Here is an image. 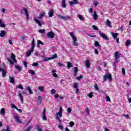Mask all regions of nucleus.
I'll return each mask as SVG.
<instances>
[{
	"label": "nucleus",
	"instance_id": "nucleus-1",
	"mask_svg": "<svg viewBox=\"0 0 131 131\" xmlns=\"http://www.w3.org/2000/svg\"><path fill=\"white\" fill-rule=\"evenodd\" d=\"M32 48L31 49L26 53V57H30V55H31V53H32L34 50V48H35V41L34 40V38H33V40L31 43Z\"/></svg>",
	"mask_w": 131,
	"mask_h": 131
},
{
	"label": "nucleus",
	"instance_id": "nucleus-2",
	"mask_svg": "<svg viewBox=\"0 0 131 131\" xmlns=\"http://www.w3.org/2000/svg\"><path fill=\"white\" fill-rule=\"evenodd\" d=\"M107 79H108L110 81H112V76H111V74H106L103 76V81H106Z\"/></svg>",
	"mask_w": 131,
	"mask_h": 131
},
{
	"label": "nucleus",
	"instance_id": "nucleus-3",
	"mask_svg": "<svg viewBox=\"0 0 131 131\" xmlns=\"http://www.w3.org/2000/svg\"><path fill=\"white\" fill-rule=\"evenodd\" d=\"M1 71L2 73V77H6V75H7V70H5L3 68H0V72Z\"/></svg>",
	"mask_w": 131,
	"mask_h": 131
},
{
	"label": "nucleus",
	"instance_id": "nucleus-4",
	"mask_svg": "<svg viewBox=\"0 0 131 131\" xmlns=\"http://www.w3.org/2000/svg\"><path fill=\"white\" fill-rule=\"evenodd\" d=\"M46 114H47V113L46 112V108H44L43 110L42 116V120H43V121L47 120V115Z\"/></svg>",
	"mask_w": 131,
	"mask_h": 131
},
{
	"label": "nucleus",
	"instance_id": "nucleus-5",
	"mask_svg": "<svg viewBox=\"0 0 131 131\" xmlns=\"http://www.w3.org/2000/svg\"><path fill=\"white\" fill-rule=\"evenodd\" d=\"M99 34L101 37H102V38H104L106 40H109V38L107 37V35H106L105 34H104V33L101 32V31H99Z\"/></svg>",
	"mask_w": 131,
	"mask_h": 131
},
{
	"label": "nucleus",
	"instance_id": "nucleus-6",
	"mask_svg": "<svg viewBox=\"0 0 131 131\" xmlns=\"http://www.w3.org/2000/svg\"><path fill=\"white\" fill-rule=\"evenodd\" d=\"M47 37H48L49 38H54V37H55V34H54V32L52 31L50 32L47 33Z\"/></svg>",
	"mask_w": 131,
	"mask_h": 131
},
{
	"label": "nucleus",
	"instance_id": "nucleus-7",
	"mask_svg": "<svg viewBox=\"0 0 131 131\" xmlns=\"http://www.w3.org/2000/svg\"><path fill=\"white\" fill-rule=\"evenodd\" d=\"M74 1H70L69 2L70 6H72L73 5H78L79 2L78 0H73Z\"/></svg>",
	"mask_w": 131,
	"mask_h": 131
},
{
	"label": "nucleus",
	"instance_id": "nucleus-8",
	"mask_svg": "<svg viewBox=\"0 0 131 131\" xmlns=\"http://www.w3.org/2000/svg\"><path fill=\"white\" fill-rule=\"evenodd\" d=\"M63 110L62 109V106L59 107V110L58 113H56L55 115H57V116H59V117H62V112Z\"/></svg>",
	"mask_w": 131,
	"mask_h": 131
},
{
	"label": "nucleus",
	"instance_id": "nucleus-9",
	"mask_svg": "<svg viewBox=\"0 0 131 131\" xmlns=\"http://www.w3.org/2000/svg\"><path fill=\"white\" fill-rule=\"evenodd\" d=\"M23 10L25 12V14L26 16L27 19L29 20V14H28V10H27V9L24 8Z\"/></svg>",
	"mask_w": 131,
	"mask_h": 131
},
{
	"label": "nucleus",
	"instance_id": "nucleus-10",
	"mask_svg": "<svg viewBox=\"0 0 131 131\" xmlns=\"http://www.w3.org/2000/svg\"><path fill=\"white\" fill-rule=\"evenodd\" d=\"M41 101H42V98H41V96H39L37 98V104L40 105V104H41Z\"/></svg>",
	"mask_w": 131,
	"mask_h": 131
},
{
	"label": "nucleus",
	"instance_id": "nucleus-11",
	"mask_svg": "<svg viewBox=\"0 0 131 131\" xmlns=\"http://www.w3.org/2000/svg\"><path fill=\"white\" fill-rule=\"evenodd\" d=\"M18 96L19 98H20L22 104H23V102H24V99H23V96L22 95V93L18 92Z\"/></svg>",
	"mask_w": 131,
	"mask_h": 131
},
{
	"label": "nucleus",
	"instance_id": "nucleus-12",
	"mask_svg": "<svg viewBox=\"0 0 131 131\" xmlns=\"http://www.w3.org/2000/svg\"><path fill=\"white\" fill-rule=\"evenodd\" d=\"M34 21H35V22L38 24V26H39L40 27H41L42 25H41V23H40V20L37 19L36 18H35L34 19Z\"/></svg>",
	"mask_w": 131,
	"mask_h": 131
},
{
	"label": "nucleus",
	"instance_id": "nucleus-13",
	"mask_svg": "<svg viewBox=\"0 0 131 131\" xmlns=\"http://www.w3.org/2000/svg\"><path fill=\"white\" fill-rule=\"evenodd\" d=\"M85 67L87 69H89L90 67H91V62H90V60H86L85 61Z\"/></svg>",
	"mask_w": 131,
	"mask_h": 131
},
{
	"label": "nucleus",
	"instance_id": "nucleus-14",
	"mask_svg": "<svg viewBox=\"0 0 131 131\" xmlns=\"http://www.w3.org/2000/svg\"><path fill=\"white\" fill-rule=\"evenodd\" d=\"M111 34L112 36H113L114 39H115L117 38V36H118V33H114L113 32H111Z\"/></svg>",
	"mask_w": 131,
	"mask_h": 131
},
{
	"label": "nucleus",
	"instance_id": "nucleus-15",
	"mask_svg": "<svg viewBox=\"0 0 131 131\" xmlns=\"http://www.w3.org/2000/svg\"><path fill=\"white\" fill-rule=\"evenodd\" d=\"M26 91H28L30 95H32L33 94V92L32 90H31V88H30V86H27L26 89Z\"/></svg>",
	"mask_w": 131,
	"mask_h": 131
},
{
	"label": "nucleus",
	"instance_id": "nucleus-16",
	"mask_svg": "<svg viewBox=\"0 0 131 131\" xmlns=\"http://www.w3.org/2000/svg\"><path fill=\"white\" fill-rule=\"evenodd\" d=\"M48 15H49V17H50V18H51V17H53V16L54 15V11H53V10H50L49 12H48Z\"/></svg>",
	"mask_w": 131,
	"mask_h": 131
},
{
	"label": "nucleus",
	"instance_id": "nucleus-17",
	"mask_svg": "<svg viewBox=\"0 0 131 131\" xmlns=\"http://www.w3.org/2000/svg\"><path fill=\"white\" fill-rule=\"evenodd\" d=\"M60 118H61V117H59V116H58V115H55V119L57 120H58V122L60 124H62V120H61V119H60Z\"/></svg>",
	"mask_w": 131,
	"mask_h": 131
},
{
	"label": "nucleus",
	"instance_id": "nucleus-18",
	"mask_svg": "<svg viewBox=\"0 0 131 131\" xmlns=\"http://www.w3.org/2000/svg\"><path fill=\"white\" fill-rule=\"evenodd\" d=\"M15 121L17 122V123H22V121L21 120L19 119V117L18 116H15Z\"/></svg>",
	"mask_w": 131,
	"mask_h": 131
},
{
	"label": "nucleus",
	"instance_id": "nucleus-19",
	"mask_svg": "<svg viewBox=\"0 0 131 131\" xmlns=\"http://www.w3.org/2000/svg\"><path fill=\"white\" fill-rule=\"evenodd\" d=\"M9 79L10 80V83L12 84H15V78L14 77H9Z\"/></svg>",
	"mask_w": 131,
	"mask_h": 131
},
{
	"label": "nucleus",
	"instance_id": "nucleus-20",
	"mask_svg": "<svg viewBox=\"0 0 131 131\" xmlns=\"http://www.w3.org/2000/svg\"><path fill=\"white\" fill-rule=\"evenodd\" d=\"M5 35H6V31L2 30L0 33L1 37H5Z\"/></svg>",
	"mask_w": 131,
	"mask_h": 131
},
{
	"label": "nucleus",
	"instance_id": "nucleus-21",
	"mask_svg": "<svg viewBox=\"0 0 131 131\" xmlns=\"http://www.w3.org/2000/svg\"><path fill=\"white\" fill-rule=\"evenodd\" d=\"M106 23L107 26H108V27H110V28H112V25H111V22L110 21V20H109V19H106Z\"/></svg>",
	"mask_w": 131,
	"mask_h": 131
},
{
	"label": "nucleus",
	"instance_id": "nucleus-22",
	"mask_svg": "<svg viewBox=\"0 0 131 131\" xmlns=\"http://www.w3.org/2000/svg\"><path fill=\"white\" fill-rule=\"evenodd\" d=\"M67 67L68 69H70L71 67H73V64H72V63H71V62H70L68 61L67 62Z\"/></svg>",
	"mask_w": 131,
	"mask_h": 131
},
{
	"label": "nucleus",
	"instance_id": "nucleus-23",
	"mask_svg": "<svg viewBox=\"0 0 131 131\" xmlns=\"http://www.w3.org/2000/svg\"><path fill=\"white\" fill-rule=\"evenodd\" d=\"M14 67L15 68V69H16L17 70H18V71H21V70H22V67H20V66L19 65H15Z\"/></svg>",
	"mask_w": 131,
	"mask_h": 131
},
{
	"label": "nucleus",
	"instance_id": "nucleus-24",
	"mask_svg": "<svg viewBox=\"0 0 131 131\" xmlns=\"http://www.w3.org/2000/svg\"><path fill=\"white\" fill-rule=\"evenodd\" d=\"M120 56L119 55V53L117 51L115 53V59H119Z\"/></svg>",
	"mask_w": 131,
	"mask_h": 131
},
{
	"label": "nucleus",
	"instance_id": "nucleus-25",
	"mask_svg": "<svg viewBox=\"0 0 131 131\" xmlns=\"http://www.w3.org/2000/svg\"><path fill=\"white\" fill-rule=\"evenodd\" d=\"M74 76H76V74H77V72L78 71V68L74 67Z\"/></svg>",
	"mask_w": 131,
	"mask_h": 131
},
{
	"label": "nucleus",
	"instance_id": "nucleus-26",
	"mask_svg": "<svg viewBox=\"0 0 131 131\" xmlns=\"http://www.w3.org/2000/svg\"><path fill=\"white\" fill-rule=\"evenodd\" d=\"M71 18V16L67 15L66 16H63L62 20H64V21H66L67 20H69Z\"/></svg>",
	"mask_w": 131,
	"mask_h": 131
},
{
	"label": "nucleus",
	"instance_id": "nucleus-27",
	"mask_svg": "<svg viewBox=\"0 0 131 131\" xmlns=\"http://www.w3.org/2000/svg\"><path fill=\"white\" fill-rule=\"evenodd\" d=\"M65 2H66V0H62L61 1V6L62 8H66V3Z\"/></svg>",
	"mask_w": 131,
	"mask_h": 131
},
{
	"label": "nucleus",
	"instance_id": "nucleus-28",
	"mask_svg": "<svg viewBox=\"0 0 131 131\" xmlns=\"http://www.w3.org/2000/svg\"><path fill=\"white\" fill-rule=\"evenodd\" d=\"M45 12H43L42 13H40L39 16H38V19H41V18H43L45 17Z\"/></svg>",
	"mask_w": 131,
	"mask_h": 131
},
{
	"label": "nucleus",
	"instance_id": "nucleus-29",
	"mask_svg": "<svg viewBox=\"0 0 131 131\" xmlns=\"http://www.w3.org/2000/svg\"><path fill=\"white\" fill-rule=\"evenodd\" d=\"M0 27H3L4 28H6V24H3V20L2 19H0Z\"/></svg>",
	"mask_w": 131,
	"mask_h": 131
},
{
	"label": "nucleus",
	"instance_id": "nucleus-30",
	"mask_svg": "<svg viewBox=\"0 0 131 131\" xmlns=\"http://www.w3.org/2000/svg\"><path fill=\"white\" fill-rule=\"evenodd\" d=\"M38 90L40 92H45V89L43 86H40L38 87Z\"/></svg>",
	"mask_w": 131,
	"mask_h": 131
},
{
	"label": "nucleus",
	"instance_id": "nucleus-31",
	"mask_svg": "<svg viewBox=\"0 0 131 131\" xmlns=\"http://www.w3.org/2000/svg\"><path fill=\"white\" fill-rule=\"evenodd\" d=\"M93 17H94V20H97V19H98V15H97L96 11H94Z\"/></svg>",
	"mask_w": 131,
	"mask_h": 131
},
{
	"label": "nucleus",
	"instance_id": "nucleus-32",
	"mask_svg": "<svg viewBox=\"0 0 131 131\" xmlns=\"http://www.w3.org/2000/svg\"><path fill=\"white\" fill-rule=\"evenodd\" d=\"M40 45H42V46H43V43L42 42V41H40V40H38L37 42V47H39Z\"/></svg>",
	"mask_w": 131,
	"mask_h": 131
},
{
	"label": "nucleus",
	"instance_id": "nucleus-33",
	"mask_svg": "<svg viewBox=\"0 0 131 131\" xmlns=\"http://www.w3.org/2000/svg\"><path fill=\"white\" fill-rule=\"evenodd\" d=\"M130 44H131V40H130L128 39L126 41L125 45L127 46V47H129Z\"/></svg>",
	"mask_w": 131,
	"mask_h": 131
},
{
	"label": "nucleus",
	"instance_id": "nucleus-34",
	"mask_svg": "<svg viewBox=\"0 0 131 131\" xmlns=\"http://www.w3.org/2000/svg\"><path fill=\"white\" fill-rule=\"evenodd\" d=\"M5 113H6L5 108L3 107L1 111V114H2V115H5Z\"/></svg>",
	"mask_w": 131,
	"mask_h": 131
},
{
	"label": "nucleus",
	"instance_id": "nucleus-35",
	"mask_svg": "<svg viewBox=\"0 0 131 131\" xmlns=\"http://www.w3.org/2000/svg\"><path fill=\"white\" fill-rule=\"evenodd\" d=\"M29 73L31 74V75H35V72H34L33 70H29Z\"/></svg>",
	"mask_w": 131,
	"mask_h": 131
},
{
	"label": "nucleus",
	"instance_id": "nucleus-36",
	"mask_svg": "<svg viewBox=\"0 0 131 131\" xmlns=\"http://www.w3.org/2000/svg\"><path fill=\"white\" fill-rule=\"evenodd\" d=\"M33 126H29L25 131H30L31 129H32V128Z\"/></svg>",
	"mask_w": 131,
	"mask_h": 131
},
{
	"label": "nucleus",
	"instance_id": "nucleus-37",
	"mask_svg": "<svg viewBox=\"0 0 131 131\" xmlns=\"http://www.w3.org/2000/svg\"><path fill=\"white\" fill-rule=\"evenodd\" d=\"M72 45L74 47H77V46H78V43H77L76 41H73V42H72Z\"/></svg>",
	"mask_w": 131,
	"mask_h": 131
},
{
	"label": "nucleus",
	"instance_id": "nucleus-38",
	"mask_svg": "<svg viewBox=\"0 0 131 131\" xmlns=\"http://www.w3.org/2000/svg\"><path fill=\"white\" fill-rule=\"evenodd\" d=\"M94 90L95 91H99V87L98 86L97 84H95Z\"/></svg>",
	"mask_w": 131,
	"mask_h": 131
},
{
	"label": "nucleus",
	"instance_id": "nucleus-39",
	"mask_svg": "<svg viewBox=\"0 0 131 131\" xmlns=\"http://www.w3.org/2000/svg\"><path fill=\"white\" fill-rule=\"evenodd\" d=\"M57 57V54H55L54 55H53V57H50L51 60H53V59H56Z\"/></svg>",
	"mask_w": 131,
	"mask_h": 131
},
{
	"label": "nucleus",
	"instance_id": "nucleus-40",
	"mask_svg": "<svg viewBox=\"0 0 131 131\" xmlns=\"http://www.w3.org/2000/svg\"><path fill=\"white\" fill-rule=\"evenodd\" d=\"M94 46H95V47H99L100 43H99V42H98V41H95Z\"/></svg>",
	"mask_w": 131,
	"mask_h": 131
},
{
	"label": "nucleus",
	"instance_id": "nucleus-41",
	"mask_svg": "<svg viewBox=\"0 0 131 131\" xmlns=\"http://www.w3.org/2000/svg\"><path fill=\"white\" fill-rule=\"evenodd\" d=\"M58 127L60 129H61V130H63V129H64V127H63V126L61 124L58 125Z\"/></svg>",
	"mask_w": 131,
	"mask_h": 131
},
{
	"label": "nucleus",
	"instance_id": "nucleus-42",
	"mask_svg": "<svg viewBox=\"0 0 131 131\" xmlns=\"http://www.w3.org/2000/svg\"><path fill=\"white\" fill-rule=\"evenodd\" d=\"M11 108H13L16 110L18 107H17V106L16 105H15V104H14V103H12L11 105Z\"/></svg>",
	"mask_w": 131,
	"mask_h": 131
},
{
	"label": "nucleus",
	"instance_id": "nucleus-43",
	"mask_svg": "<svg viewBox=\"0 0 131 131\" xmlns=\"http://www.w3.org/2000/svg\"><path fill=\"white\" fill-rule=\"evenodd\" d=\"M16 89H20V90H23V86L22 84H18V86L16 87Z\"/></svg>",
	"mask_w": 131,
	"mask_h": 131
},
{
	"label": "nucleus",
	"instance_id": "nucleus-44",
	"mask_svg": "<svg viewBox=\"0 0 131 131\" xmlns=\"http://www.w3.org/2000/svg\"><path fill=\"white\" fill-rule=\"evenodd\" d=\"M82 77H83L82 75H81L79 77H77L76 78V79H77V80H80V79H81V78H82Z\"/></svg>",
	"mask_w": 131,
	"mask_h": 131
},
{
	"label": "nucleus",
	"instance_id": "nucleus-45",
	"mask_svg": "<svg viewBox=\"0 0 131 131\" xmlns=\"http://www.w3.org/2000/svg\"><path fill=\"white\" fill-rule=\"evenodd\" d=\"M78 17L80 19V20H81L82 21H83V17L81 16L80 14L78 15Z\"/></svg>",
	"mask_w": 131,
	"mask_h": 131
},
{
	"label": "nucleus",
	"instance_id": "nucleus-46",
	"mask_svg": "<svg viewBox=\"0 0 131 131\" xmlns=\"http://www.w3.org/2000/svg\"><path fill=\"white\" fill-rule=\"evenodd\" d=\"M36 127H37L36 128L37 130H38V131H42V130H41V128H40V126L39 125H37Z\"/></svg>",
	"mask_w": 131,
	"mask_h": 131
},
{
	"label": "nucleus",
	"instance_id": "nucleus-47",
	"mask_svg": "<svg viewBox=\"0 0 131 131\" xmlns=\"http://www.w3.org/2000/svg\"><path fill=\"white\" fill-rule=\"evenodd\" d=\"M106 102H111V99H110V97L108 96H107L106 97Z\"/></svg>",
	"mask_w": 131,
	"mask_h": 131
},
{
	"label": "nucleus",
	"instance_id": "nucleus-48",
	"mask_svg": "<svg viewBox=\"0 0 131 131\" xmlns=\"http://www.w3.org/2000/svg\"><path fill=\"white\" fill-rule=\"evenodd\" d=\"M71 111H72V110L71 109V108L70 107H68L67 109V113H68V114H69L70 113H71Z\"/></svg>",
	"mask_w": 131,
	"mask_h": 131
},
{
	"label": "nucleus",
	"instance_id": "nucleus-49",
	"mask_svg": "<svg viewBox=\"0 0 131 131\" xmlns=\"http://www.w3.org/2000/svg\"><path fill=\"white\" fill-rule=\"evenodd\" d=\"M92 28H93V29H94V30H99V29H98V27H97V26H96L95 25L92 26Z\"/></svg>",
	"mask_w": 131,
	"mask_h": 131
},
{
	"label": "nucleus",
	"instance_id": "nucleus-50",
	"mask_svg": "<svg viewBox=\"0 0 131 131\" xmlns=\"http://www.w3.org/2000/svg\"><path fill=\"white\" fill-rule=\"evenodd\" d=\"M11 59H12V60H15V59H16V56L14 55L13 53L11 54Z\"/></svg>",
	"mask_w": 131,
	"mask_h": 131
},
{
	"label": "nucleus",
	"instance_id": "nucleus-51",
	"mask_svg": "<svg viewBox=\"0 0 131 131\" xmlns=\"http://www.w3.org/2000/svg\"><path fill=\"white\" fill-rule=\"evenodd\" d=\"M45 29H40L39 30L38 32H39V33H45Z\"/></svg>",
	"mask_w": 131,
	"mask_h": 131
},
{
	"label": "nucleus",
	"instance_id": "nucleus-52",
	"mask_svg": "<svg viewBox=\"0 0 131 131\" xmlns=\"http://www.w3.org/2000/svg\"><path fill=\"white\" fill-rule=\"evenodd\" d=\"M78 87V84H77V83H75L73 85L74 89H77Z\"/></svg>",
	"mask_w": 131,
	"mask_h": 131
},
{
	"label": "nucleus",
	"instance_id": "nucleus-53",
	"mask_svg": "<svg viewBox=\"0 0 131 131\" xmlns=\"http://www.w3.org/2000/svg\"><path fill=\"white\" fill-rule=\"evenodd\" d=\"M51 93L52 95H55V94L56 93V90L55 89H52L51 90Z\"/></svg>",
	"mask_w": 131,
	"mask_h": 131
},
{
	"label": "nucleus",
	"instance_id": "nucleus-54",
	"mask_svg": "<svg viewBox=\"0 0 131 131\" xmlns=\"http://www.w3.org/2000/svg\"><path fill=\"white\" fill-rule=\"evenodd\" d=\"M88 97H89V98H93V92H91L90 93L88 94Z\"/></svg>",
	"mask_w": 131,
	"mask_h": 131
},
{
	"label": "nucleus",
	"instance_id": "nucleus-55",
	"mask_svg": "<svg viewBox=\"0 0 131 131\" xmlns=\"http://www.w3.org/2000/svg\"><path fill=\"white\" fill-rule=\"evenodd\" d=\"M51 60V57L50 58H45L43 59V62H46L47 61H50Z\"/></svg>",
	"mask_w": 131,
	"mask_h": 131
},
{
	"label": "nucleus",
	"instance_id": "nucleus-56",
	"mask_svg": "<svg viewBox=\"0 0 131 131\" xmlns=\"http://www.w3.org/2000/svg\"><path fill=\"white\" fill-rule=\"evenodd\" d=\"M72 38L73 41H77V38H76V37L74 36L72 37Z\"/></svg>",
	"mask_w": 131,
	"mask_h": 131
},
{
	"label": "nucleus",
	"instance_id": "nucleus-57",
	"mask_svg": "<svg viewBox=\"0 0 131 131\" xmlns=\"http://www.w3.org/2000/svg\"><path fill=\"white\" fill-rule=\"evenodd\" d=\"M122 73L123 75H125V69L124 68L122 69Z\"/></svg>",
	"mask_w": 131,
	"mask_h": 131
},
{
	"label": "nucleus",
	"instance_id": "nucleus-58",
	"mask_svg": "<svg viewBox=\"0 0 131 131\" xmlns=\"http://www.w3.org/2000/svg\"><path fill=\"white\" fill-rule=\"evenodd\" d=\"M73 125H74V122H72V121L70 122V126L71 127H72V126H73Z\"/></svg>",
	"mask_w": 131,
	"mask_h": 131
},
{
	"label": "nucleus",
	"instance_id": "nucleus-59",
	"mask_svg": "<svg viewBox=\"0 0 131 131\" xmlns=\"http://www.w3.org/2000/svg\"><path fill=\"white\" fill-rule=\"evenodd\" d=\"M98 4H99V3L97 1H95L93 3V5H94V6H95V7H97V6H98Z\"/></svg>",
	"mask_w": 131,
	"mask_h": 131
},
{
	"label": "nucleus",
	"instance_id": "nucleus-60",
	"mask_svg": "<svg viewBox=\"0 0 131 131\" xmlns=\"http://www.w3.org/2000/svg\"><path fill=\"white\" fill-rule=\"evenodd\" d=\"M57 16L58 18H59L60 19H62V20H63V16H61V15L60 14H57Z\"/></svg>",
	"mask_w": 131,
	"mask_h": 131
},
{
	"label": "nucleus",
	"instance_id": "nucleus-61",
	"mask_svg": "<svg viewBox=\"0 0 131 131\" xmlns=\"http://www.w3.org/2000/svg\"><path fill=\"white\" fill-rule=\"evenodd\" d=\"M94 53L95 55H99V52H98V50H97V49L94 50Z\"/></svg>",
	"mask_w": 131,
	"mask_h": 131
},
{
	"label": "nucleus",
	"instance_id": "nucleus-62",
	"mask_svg": "<svg viewBox=\"0 0 131 131\" xmlns=\"http://www.w3.org/2000/svg\"><path fill=\"white\" fill-rule=\"evenodd\" d=\"M32 66H34V67H37L38 66V63L37 62H34L32 64Z\"/></svg>",
	"mask_w": 131,
	"mask_h": 131
},
{
	"label": "nucleus",
	"instance_id": "nucleus-63",
	"mask_svg": "<svg viewBox=\"0 0 131 131\" xmlns=\"http://www.w3.org/2000/svg\"><path fill=\"white\" fill-rule=\"evenodd\" d=\"M57 65L60 67H63L64 66L61 62H57Z\"/></svg>",
	"mask_w": 131,
	"mask_h": 131
},
{
	"label": "nucleus",
	"instance_id": "nucleus-64",
	"mask_svg": "<svg viewBox=\"0 0 131 131\" xmlns=\"http://www.w3.org/2000/svg\"><path fill=\"white\" fill-rule=\"evenodd\" d=\"M86 113H87V114H90V110L88 107H86Z\"/></svg>",
	"mask_w": 131,
	"mask_h": 131
}]
</instances>
